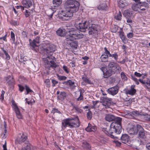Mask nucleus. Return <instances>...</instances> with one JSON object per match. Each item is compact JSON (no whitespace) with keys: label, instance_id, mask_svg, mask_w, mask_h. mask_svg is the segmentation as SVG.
Listing matches in <instances>:
<instances>
[{"label":"nucleus","instance_id":"1","mask_svg":"<svg viewBox=\"0 0 150 150\" xmlns=\"http://www.w3.org/2000/svg\"><path fill=\"white\" fill-rule=\"evenodd\" d=\"M66 10L65 12L58 14V18L63 21L69 20L73 15V13L77 12L79 7V2L76 0H69L65 3Z\"/></svg>","mask_w":150,"mask_h":150},{"label":"nucleus","instance_id":"2","mask_svg":"<svg viewBox=\"0 0 150 150\" xmlns=\"http://www.w3.org/2000/svg\"><path fill=\"white\" fill-rule=\"evenodd\" d=\"M122 120L121 118L115 117V119L113 120L114 122H112L110 125L105 124L102 128V130L111 138L115 139L117 138L115 136V134H120L121 132Z\"/></svg>","mask_w":150,"mask_h":150},{"label":"nucleus","instance_id":"3","mask_svg":"<svg viewBox=\"0 0 150 150\" xmlns=\"http://www.w3.org/2000/svg\"><path fill=\"white\" fill-rule=\"evenodd\" d=\"M55 50L54 45L50 44L48 45L46 48L44 50L45 54L43 56L44 57L43 58V60L44 62L45 67L47 69H50L52 67L54 69L57 66V65L54 62L55 58L52 55V52Z\"/></svg>","mask_w":150,"mask_h":150},{"label":"nucleus","instance_id":"4","mask_svg":"<svg viewBox=\"0 0 150 150\" xmlns=\"http://www.w3.org/2000/svg\"><path fill=\"white\" fill-rule=\"evenodd\" d=\"M67 32L69 36L68 38L71 39H80L83 37V35L75 28H71L68 29Z\"/></svg>","mask_w":150,"mask_h":150},{"label":"nucleus","instance_id":"5","mask_svg":"<svg viewBox=\"0 0 150 150\" xmlns=\"http://www.w3.org/2000/svg\"><path fill=\"white\" fill-rule=\"evenodd\" d=\"M122 142L125 144H126L129 146H132L133 145V143H137V145L140 144L138 140L130 141L129 137L127 134H123L122 136L120 138Z\"/></svg>","mask_w":150,"mask_h":150},{"label":"nucleus","instance_id":"6","mask_svg":"<svg viewBox=\"0 0 150 150\" xmlns=\"http://www.w3.org/2000/svg\"><path fill=\"white\" fill-rule=\"evenodd\" d=\"M77 24H78L76 26L77 28L81 31L85 32L86 29L88 26L89 23L88 21H86L82 23L79 22Z\"/></svg>","mask_w":150,"mask_h":150},{"label":"nucleus","instance_id":"7","mask_svg":"<svg viewBox=\"0 0 150 150\" xmlns=\"http://www.w3.org/2000/svg\"><path fill=\"white\" fill-rule=\"evenodd\" d=\"M108 68L114 73L119 72L120 69V67L116 63L113 62H110L108 65Z\"/></svg>","mask_w":150,"mask_h":150},{"label":"nucleus","instance_id":"8","mask_svg":"<svg viewBox=\"0 0 150 150\" xmlns=\"http://www.w3.org/2000/svg\"><path fill=\"white\" fill-rule=\"evenodd\" d=\"M103 74V77L105 78H107L110 76L112 74L114 73L108 67H103L100 69Z\"/></svg>","mask_w":150,"mask_h":150},{"label":"nucleus","instance_id":"9","mask_svg":"<svg viewBox=\"0 0 150 150\" xmlns=\"http://www.w3.org/2000/svg\"><path fill=\"white\" fill-rule=\"evenodd\" d=\"M74 39H71L70 38H67L65 41L69 46L76 48L78 46V42L74 40Z\"/></svg>","mask_w":150,"mask_h":150},{"label":"nucleus","instance_id":"10","mask_svg":"<svg viewBox=\"0 0 150 150\" xmlns=\"http://www.w3.org/2000/svg\"><path fill=\"white\" fill-rule=\"evenodd\" d=\"M39 43L38 41H36L35 40L33 41L30 40V48L34 51L37 52L39 49L38 44Z\"/></svg>","mask_w":150,"mask_h":150},{"label":"nucleus","instance_id":"11","mask_svg":"<svg viewBox=\"0 0 150 150\" xmlns=\"http://www.w3.org/2000/svg\"><path fill=\"white\" fill-rule=\"evenodd\" d=\"M69 122L70 124L72 126V128L74 127H79L80 125L79 123V119L77 116L76 118H69Z\"/></svg>","mask_w":150,"mask_h":150},{"label":"nucleus","instance_id":"12","mask_svg":"<svg viewBox=\"0 0 150 150\" xmlns=\"http://www.w3.org/2000/svg\"><path fill=\"white\" fill-rule=\"evenodd\" d=\"M98 29V26L96 24H92L88 29V33L92 35L97 33Z\"/></svg>","mask_w":150,"mask_h":150},{"label":"nucleus","instance_id":"13","mask_svg":"<svg viewBox=\"0 0 150 150\" xmlns=\"http://www.w3.org/2000/svg\"><path fill=\"white\" fill-rule=\"evenodd\" d=\"M140 125H137L136 126H133L128 130V132L130 134L135 135L137 134L139 129V128L140 127Z\"/></svg>","mask_w":150,"mask_h":150},{"label":"nucleus","instance_id":"14","mask_svg":"<svg viewBox=\"0 0 150 150\" xmlns=\"http://www.w3.org/2000/svg\"><path fill=\"white\" fill-rule=\"evenodd\" d=\"M138 131V136L139 138L142 139H145L146 138V131L144 130V128L140 125Z\"/></svg>","mask_w":150,"mask_h":150},{"label":"nucleus","instance_id":"15","mask_svg":"<svg viewBox=\"0 0 150 150\" xmlns=\"http://www.w3.org/2000/svg\"><path fill=\"white\" fill-rule=\"evenodd\" d=\"M118 90V86H116L108 89L107 91L109 94L114 96L117 93Z\"/></svg>","mask_w":150,"mask_h":150},{"label":"nucleus","instance_id":"16","mask_svg":"<svg viewBox=\"0 0 150 150\" xmlns=\"http://www.w3.org/2000/svg\"><path fill=\"white\" fill-rule=\"evenodd\" d=\"M12 104L13 106V108L14 109L15 112L16 113V116L18 119L22 118V116L19 110V108L14 101H13L12 102Z\"/></svg>","mask_w":150,"mask_h":150},{"label":"nucleus","instance_id":"17","mask_svg":"<svg viewBox=\"0 0 150 150\" xmlns=\"http://www.w3.org/2000/svg\"><path fill=\"white\" fill-rule=\"evenodd\" d=\"M27 138V137L23 133L21 135V134H18L16 140V142L19 144H21L25 142Z\"/></svg>","mask_w":150,"mask_h":150},{"label":"nucleus","instance_id":"18","mask_svg":"<svg viewBox=\"0 0 150 150\" xmlns=\"http://www.w3.org/2000/svg\"><path fill=\"white\" fill-rule=\"evenodd\" d=\"M69 118L65 119L63 120V122L62 123V127L63 128V127L66 128L67 127H69L71 128H72V126L69 122Z\"/></svg>","mask_w":150,"mask_h":150},{"label":"nucleus","instance_id":"19","mask_svg":"<svg viewBox=\"0 0 150 150\" xmlns=\"http://www.w3.org/2000/svg\"><path fill=\"white\" fill-rule=\"evenodd\" d=\"M135 87L134 85H132L130 89L126 91V93L132 96L134 95L136 92V90L134 89Z\"/></svg>","mask_w":150,"mask_h":150},{"label":"nucleus","instance_id":"20","mask_svg":"<svg viewBox=\"0 0 150 150\" xmlns=\"http://www.w3.org/2000/svg\"><path fill=\"white\" fill-rule=\"evenodd\" d=\"M33 1L32 0H23L22 1V4L24 7L28 8L32 5Z\"/></svg>","mask_w":150,"mask_h":150},{"label":"nucleus","instance_id":"21","mask_svg":"<svg viewBox=\"0 0 150 150\" xmlns=\"http://www.w3.org/2000/svg\"><path fill=\"white\" fill-rule=\"evenodd\" d=\"M6 79L7 81V83L9 86H12L14 84V80L12 76H9L6 77Z\"/></svg>","mask_w":150,"mask_h":150},{"label":"nucleus","instance_id":"22","mask_svg":"<svg viewBox=\"0 0 150 150\" xmlns=\"http://www.w3.org/2000/svg\"><path fill=\"white\" fill-rule=\"evenodd\" d=\"M96 129V126H93L91 124H88V127L86 128V130L87 132H94Z\"/></svg>","mask_w":150,"mask_h":150},{"label":"nucleus","instance_id":"23","mask_svg":"<svg viewBox=\"0 0 150 150\" xmlns=\"http://www.w3.org/2000/svg\"><path fill=\"white\" fill-rule=\"evenodd\" d=\"M140 8V10L144 11L145 8L148 6V4L145 2L139 3Z\"/></svg>","mask_w":150,"mask_h":150},{"label":"nucleus","instance_id":"24","mask_svg":"<svg viewBox=\"0 0 150 150\" xmlns=\"http://www.w3.org/2000/svg\"><path fill=\"white\" fill-rule=\"evenodd\" d=\"M82 146L85 150H91V147L89 144L86 141L83 142Z\"/></svg>","mask_w":150,"mask_h":150},{"label":"nucleus","instance_id":"25","mask_svg":"<svg viewBox=\"0 0 150 150\" xmlns=\"http://www.w3.org/2000/svg\"><path fill=\"white\" fill-rule=\"evenodd\" d=\"M115 116L111 115H107L105 117V120L108 121L110 122L113 121L115 119Z\"/></svg>","mask_w":150,"mask_h":150},{"label":"nucleus","instance_id":"26","mask_svg":"<svg viewBox=\"0 0 150 150\" xmlns=\"http://www.w3.org/2000/svg\"><path fill=\"white\" fill-rule=\"evenodd\" d=\"M57 35L59 36H63L65 35V31L64 29L59 28L57 31Z\"/></svg>","mask_w":150,"mask_h":150},{"label":"nucleus","instance_id":"27","mask_svg":"<svg viewBox=\"0 0 150 150\" xmlns=\"http://www.w3.org/2000/svg\"><path fill=\"white\" fill-rule=\"evenodd\" d=\"M66 93L64 92H61L60 94L57 96L58 99L62 100L66 97Z\"/></svg>","mask_w":150,"mask_h":150},{"label":"nucleus","instance_id":"28","mask_svg":"<svg viewBox=\"0 0 150 150\" xmlns=\"http://www.w3.org/2000/svg\"><path fill=\"white\" fill-rule=\"evenodd\" d=\"M100 58L102 62H106L108 61V57L107 55L103 54L101 55Z\"/></svg>","mask_w":150,"mask_h":150},{"label":"nucleus","instance_id":"29","mask_svg":"<svg viewBox=\"0 0 150 150\" xmlns=\"http://www.w3.org/2000/svg\"><path fill=\"white\" fill-rule=\"evenodd\" d=\"M122 16L121 12L119 11L118 13H117L114 16L115 18L117 20L120 21L122 18Z\"/></svg>","mask_w":150,"mask_h":150},{"label":"nucleus","instance_id":"30","mask_svg":"<svg viewBox=\"0 0 150 150\" xmlns=\"http://www.w3.org/2000/svg\"><path fill=\"white\" fill-rule=\"evenodd\" d=\"M62 0H53V4L54 7H58L62 3Z\"/></svg>","mask_w":150,"mask_h":150},{"label":"nucleus","instance_id":"31","mask_svg":"<svg viewBox=\"0 0 150 150\" xmlns=\"http://www.w3.org/2000/svg\"><path fill=\"white\" fill-rule=\"evenodd\" d=\"M110 101H102L101 103L103 106L105 107L106 108H109L110 105Z\"/></svg>","mask_w":150,"mask_h":150},{"label":"nucleus","instance_id":"32","mask_svg":"<svg viewBox=\"0 0 150 150\" xmlns=\"http://www.w3.org/2000/svg\"><path fill=\"white\" fill-rule=\"evenodd\" d=\"M126 1L125 0H120L118 3V4L119 6L123 8L126 5Z\"/></svg>","mask_w":150,"mask_h":150},{"label":"nucleus","instance_id":"33","mask_svg":"<svg viewBox=\"0 0 150 150\" xmlns=\"http://www.w3.org/2000/svg\"><path fill=\"white\" fill-rule=\"evenodd\" d=\"M139 3L133 5L132 8L133 10L135 11H139L140 10V8Z\"/></svg>","mask_w":150,"mask_h":150},{"label":"nucleus","instance_id":"34","mask_svg":"<svg viewBox=\"0 0 150 150\" xmlns=\"http://www.w3.org/2000/svg\"><path fill=\"white\" fill-rule=\"evenodd\" d=\"M66 84L67 85H69L70 86L72 87H76L77 86L76 83L70 80L67 81L66 82Z\"/></svg>","mask_w":150,"mask_h":150},{"label":"nucleus","instance_id":"35","mask_svg":"<svg viewBox=\"0 0 150 150\" xmlns=\"http://www.w3.org/2000/svg\"><path fill=\"white\" fill-rule=\"evenodd\" d=\"M79 91H80V95L79 97L76 98L77 96H75L76 97V100L78 101L82 100L83 99V94L82 92V91L81 90H80Z\"/></svg>","mask_w":150,"mask_h":150},{"label":"nucleus","instance_id":"36","mask_svg":"<svg viewBox=\"0 0 150 150\" xmlns=\"http://www.w3.org/2000/svg\"><path fill=\"white\" fill-rule=\"evenodd\" d=\"M56 11L55 8L53 9L51 8H49L48 10V12L51 13V14L50 15H49L48 16L50 18H52L53 14Z\"/></svg>","mask_w":150,"mask_h":150},{"label":"nucleus","instance_id":"37","mask_svg":"<svg viewBox=\"0 0 150 150\" xmlns=\"http://www.w3.org/2000/svg\"><path fill=\"white\" fill-rule=\"evenodd\" d=\"M119 35L120 38H121L122 40L124 41L125 40V36L124 34V33L122 31H120L119 32Z\"/></svg>","mask_w":150,"mask_h":150},{"label":"nucleus","instance_id":"38","mask_svg":"<svg viewBox=\"0 0 150 150\" xmlns=\"http://www.w3.org/2000/svg\"><path fill=\"white\" fill-rule=\"evenodd\" d=\"M106 6L105 4H103L99 6L98 7V9L99 10H105L106 8Z\"/></svg>","mask_w":150,"mask_h":150},{"label":"nucleus","instance_id":"39","mask_svg":"<svg viewBox=\"0 0 150 150\" xmlns=\"http://www.w3.org/2000/svg\"><path fill=\"white\" fill-rule=\"evenodd\" d=\"M83 81L86 82L87 83L89 84H91V83L90 81L89 80L88 78L86 76H84L82 78Z\"/></svg>","mask_w":150,"mask_h":150},{"label":"nucleus","instance_id":"40","mask_svg":"<svg viewBox=\"0 0 150 150\" xmlns=\"http://www.w3.org/2000/svg\"><path fill=\"white\" fill-rule=\"evenodd\" d=\"M121 77L122 79H124L125 81L127 80V77L124 73L122 72L121 74Z\"/></svg>","mask_w":150,"mask_h":150},{"label":"nucleus","instance_id":"41","mask_svg":"<svg viewBox=\"0 0 150 150\" xmlns=\"http://www.w3.org/2000/svg\"><path fill=\"white\" fill-rule=\"evenodd\" d=\"M25 89L27 92L26 93V95L28 94L29 92H33V91L31 90L29 87L27 85H25Z\"/></svg>","mask_w":150,"mask_h":150},{"label":"nucleus","instance_id":"42","mask_svg":"<svg viewBox=\"0 0 150 150\" xmlns=\"http://www.w3.org/2000/svg\"><path fill=\"white\" fill-rule=\"evenodd\" d=\"M3 52H4V54L6 56V59L8 60L10 58V56L8 53L5 50H4V49L2 48V49Z\"/></svg>","mask_w":150,"mask_h":150},{"label":"nucleus","instance_id":"43","mask_svg":"<svg viewBox=\"0 0 150 150\" xmlns=\"http://www.w3.org/2000/svg\"><path fill=\"white\" fill-rule=\"evenodd\" d=\"M133 100V99H130L128 101H126L125 102V104H126L127 106L130 105L131 104L132 102V100Z\"/></svg>","mask_w":150,"mask_h":150},{"label":"nucleus","instance_id":"44","mask_svg":"<svg viewBox=\"0 0 150 150\" xmlns=\"http://www.w3.org/2000/svg\"><path fill=\"white\" fill-rule=\"evenodd\" d=\"M87 118L89 120H91L92 117V112L89 110L87 114Z\"/></svg>","mask_w":150,"mask_h":150},{"label":"nucleus","instance_id":"45","mask_svg":"<svg viewBox=\"0 0 150 150\" xmlns=\"http://www.w3.org/2000/svg\"><path fill=\"white\" fill-rule=\"evenodd\" d=\"M21 150H31L30 144H28L25 147H24L22 148Z\"/></svg>","mask_w":150,"mask_h":150},{"label":"nucleus","instance_id":"46","mask_svg":"<svg viewBox=\"0 0 150 150\" xmlns=\"http://www.w3.org/2000/svg\"><path fill=\"white\" fill-rule=\"evenodd\" d=\"M11 38L13 42V43H14L15 41V35L12 31L11 32Z\"/></svg>","mask_w":150,"mask_h":150},{"label":"nucleus","instance_id":"47","mask_svg":"<svg viewBox=\"0 0 150 150\" xmlns=\"http://www.w3.org/2000/svg\"><path fill=\"white\" fill-rule=\"evenodd\" d=\"M112 100V98H108L107 96H105L103 97V100L102 101H111Z\"/></svg>","mask_w":150,"mask_h":150},{"label":"nucleus","instance_id":"48","mask_svg":"<svg viewBox=\"0 0 150 150\" xmlns=\"http://www.w3.org/2000/svg\"><path fill=\"white\" fill-rule=\"evenodd\" d=\"M131 77L133 80L135 82L136 84L137 85H138L139 83V81H138L137 79L136 78H135L134 76H133L132 75L131 76Z\"/></svg>","mask_w":150,"mask_h":150},{"label":"nucleus","instance_id":"49","mask_svg":"<svg viewBox=\"0 0 150 150\" xmlns=\"http://www.w3.org/2000/svg\"><path fill=\"white\" fill-rule=\"evenodd\" d=\"M58 113L59 114H61V112L59 111L57 109L55 108H53L51 111V113L53 114H54L55 113Z\"/></svg>","mask_w":150,"mask_h":150},{"label":"nucleus","instance_id":"50","mask_svg":"<svg viewBox=\"0 0 150 150\" xmlns=\"http://www.w3.org/2000/svg\"><path fill=\"white\" fill-rule=\"evenodd\" d=\"M74 108L76 111L79 113H81L82 110L81 109H80L78 107L76 106L74 107Z\"/></svg>","mask_w":150,"mask_h":150},{"label":"nucleus","instance_id":"51","mask_svg":"<svg viewBox=\"0 0 150 150\" xmlns=\"http://www.w3.org/2000/svg\"><path fill=\"white\" fill-rule=\"evenodd\" d=\"M58 79L60 80H65L67 79V77L64 76H58Z\"/></svg>","mask_w":150,"mask_h":150},{"label":"nucleus","instance_id":"52","mask_svg":"<svg viewBox=\"0 0 150 150\" xmlns=\"http://www.w3.org/2000/svg\"><path fill=\"white\" fill-rule=\"evenodd\" d=\"M131 14L127 11H125L124 12V15L125 17H127L130 16Z\"/></svg>","mask_w":150,"mask_h":150},{"label":"nucleus","instance_id":"53","mask_svg":"<svg viewBox=\"0 0 150 150\" xmlns=\"http://www.w3.org/2000/svg\"><path fill=\"white\" fill-rule=\"evenodd\" d=\"M63 69L67 73H68L69 72L68 67L65 66H64L63 67Z\"/></svg>","mask_w":150,"mask_h":150},{"label":"nucleus","instance_id":"54","mask_svg":"<svg viewBox=\"0 0 150 150\" xmlns=\"http://www.w3.org/2000/svg\"><path fill=\"white\" fill-rule=\"evenodd\" d=\"M133 36V34L132 33H129L127 34V36L129 38H132Z\"/></svg>","mask_w":150,"mask_h":150},{"label":"nucleus","instance_id":"55","mask_svg":"<svg viewBox=\"0 0 150 150\" xmlns=\"http://www.w3.org/2000/svg\"><path fill=\"white\" fill-rule=\"evenodd\" d=\"M30 14V12L27 11V10H26L25 11V15L26 17H27L29 16Z\"/></svg>","mask_w":150,"mask_h":150},{"label":"nucleus","instance_id":"56","mask_svg":"<svg viewBox=\"0 0 150 150\" xmlns=\"http://www.w3.org/2000/svg\"><path fill=\"white\" fill-rule=\"evenodd\" d=\"M113 142L115 143L116 146H120L121 144L120 142L117 141H114Z\"/></svg>","mask_w":150,"mask_h":150},{"label":"nucleus","instance_id":"57","mask_svg":"<svg viewBox=\"0 0 150 150\" xmlns=\"http://www.w3.org/2000/svg\"><path fill=\"white\" fill-rule=\"evenodd\" d=\"M22 34L23 38H27V34L26 32H25L23 31L22 33Z\"/></svg>","mask_w":150,"mask_h":150},{"label":"nucleus","instance_id":"58","mask_svg":"<svg viewBox=\"0 0 150 150\" xmlns=\"http://www.w3.org/2000/svg\"><path fill=\"white\" fill-rule=\"evenodd\" d=\"M18 86L19 87V90L21 92L23 91L24 89V88L20 85H18Z\"/></svg>","mask_w":150,"mask_h":150},{"label":"nucleus","instance_id":"59","mask_svg":"<svg viewBox=\"0 0 150 150\" xmlns=\"http://www.w3.org/2000/svg\"><path fill=\"white\" fill-rule=\"evenodd\" d=\"M134 74L137 77H140L142 76V74H140L139 73H138L137 72H135L134 73Z\"/></svg>","mask_w":150,"mask_h":150},{"label":"nucleus","instance_id":"60","mask_svg":"<svg viewBox=\"0 0 150 150\" xmlns=\"http://www.w3.org/2000/svg\"><path fill=\"white\" fill-rule=\"evenodd\" d=\"M52 86H54L55 85L58 83L57 81L54 79L52 80Z\"/></svg>","mask_w":150,"mask_h":150},{"label":"nucleus","instance_id":"61","mask_svg":"<svg viewBox=\"0 0 150 150\" xmlns=\"http://www.w3.org/2000/svg\"><path fill=\"white\" fill-rule=\"evenodd\" d=\"M5 92L4 91H2L1 92V99L2 100H3L4 99V94Z\"/></svg>","mask_w":150,"mask_h":150},{"label":"nucleus","instance_id":"62","mask_svg":"<svg viewBox=\"0 0 150 150\" xmlns=\"http://www.w3.org/2000/svg\"><path fill=\"white\" fill-rule=\"evenodd\" d=\"M45 82L46 83L47 86H48L50 84V81L49 79H46L45 81Z\"/></svg>","mask_w":150,"mask_h":150},{"label":"nucleus","instance_id":"63","mask_svg":"<svg viewBox=\"0 0 150 150\" xmlns=\"http://www.w3.org/2000/svg\"><path fill=\"white\" fill-rule=\"evenodd\" d=\"M16 8L17 9H21L22 10H24V7L21 5H18L16 6Z\"/></svg>","mask_w":150,"mask_h":150},{"label":"nucleus","instance_id":"64","mask_svg":"<svg viewBox=\"0 0 150 150\" xmlns=\"http://www.w3.org/2000/svg\"><path fill=\"white\" fill-rule=\"evenodd\" d=\"M147 150H150V143L147 144L146 146Z\"/></svg>","mask_w":150,"mask_h":150}]
</instances>
